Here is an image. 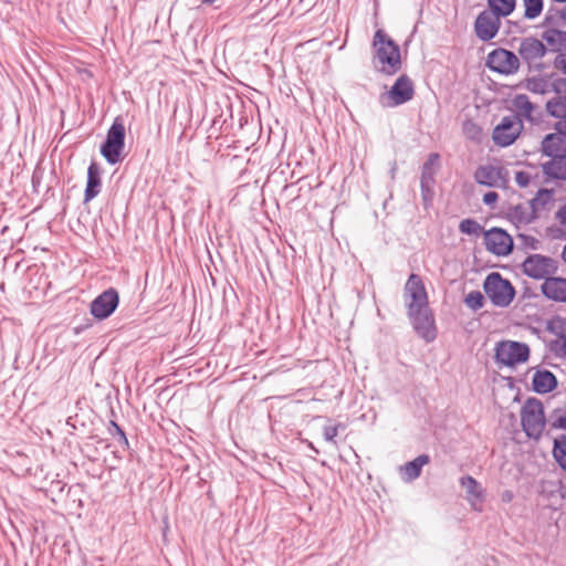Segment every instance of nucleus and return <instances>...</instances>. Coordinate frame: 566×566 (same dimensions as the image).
Returning <instances> with one entry per match:
<instances>
[{"instance_id": "f257e3e1", "label": "nucleus", "mask_w": 566, "mask_h": 566, "mask_svg": "<svg viewBox=\"0 0 566 566\" xmlns=\"http://www.w3.org/2000/svg\"><path fill=\"white\" fill-rule=\"evenodd\" d=\"M373 46L375 62L381 73L394 75L401 69L400 48L384 30L375 32Z\"/></svg>"}, {"instance_id": "f03ea898", "label": "nucleus", "mask_w": 566, "mask_h": 566, "mask_svg": "<svg viewBox=\"0 0 566 566\" xmlns=\"http://www.w3.org/2000/svg\"><path fill=\"white\" fill-rule=\"evenodd\" d=\"M125 146V126L120 117H116L107 130L106 139L101 146V154L105 160L115 165L122 160Z\"/></svg>"}, {"instance_id": "7ed1b4c3", "label": "nucleus", "mask_w": 566, "mask_h": 566, "mask_svg": "<svg viewBox=\"0 0 566 566\" xmlns=\"http://www.w3.org/2000/svg\"><path fill=\"white\" fill-rule=\"evenodd\" d=\"M483 289L492 304L499 307L509 306L515 296V290L511 282L503 279L497 272H492L486 276Z\"/></svg>"}, {"instance_id": "20e7f679", "label": "nucleus", "mask_w": 566, "mask_h": 566, "mask_svg": "<svg viewBox=\"0 0 566 566\" xmlns=\"http://www.w3.org/2000/svg\"><path fill=\"white\" fill-rule=\"evenodd\" d=\"M521 421L527 437L538 438L545 427L543 403L536 399H528L522 408Z\"/></svg>"}, {"instance_id": "39448f33", "label": "nucleus", "mask_w": 566, "mask_h": 566, "mask_svg": "<svg viewBox=\"0 0 566 566\" xmlns=\"http://www.w3.org/2000/svg\"><path fill=\"white\" fill-rule=\"evenodd\" d=\"M494 357L496 364L513 367L528 359L530 347L520 342L502 340L496 344Z\"/></svg>"}, {"instance_id": "423d86ee", "label": "nucleus", "mask_w": 566, "mask_h": 566, "mask_svg": "<svg viewBox=\"0 0 566 566\" xmlns=\"http://www.w3.org/2000/svg\"><path fill=\"white\" fill-rule=\"evenodd\" d=\"M546 52L547 49L541 40L527 36L521 40L517 56L523 63L527 64L530 70H541L543 67L542 60Z\"/></svg>"}, {"instance_id": "0eeeda50", "label": "nucleus", "mask_w": 566, "mask_h": 566, "mask_svg": "<svg viewBox=\"0 0 566 566\" xmlns=\"http://www.w3.org/2000/svg\"><path fill=\"white\" fill-rule=\"evenodd\" d=\"M522 266L527 276L545 281L557 272L558 262L549 256L532 254L525 259Z\"/></svg>"}, {"instance_id": "6e6552de", "label": "nucleus", "mask_w": 566, "mask_h": 566, "mask_svg": "<svg viewBox=\"0 0 566 566\" xmlns=\"http://www.w3.org/2000/svg\"><path fill=\"white\" fill-rule=\"evenodd\" d=\"M409 318L417 335L426 343H431L437 337L434 317L429 306L418 311H408Z\"/></svg>"}, {"instance_id": "1a4fd4ad", "label": "nucleus", "mask_w": 566, "mask_h": 566, "mask_svg": "<svg viewBox=\"0 0 566 566\" xmlns=\"http://www.w3.org/2000/svg\"><path fill=\"white\" fill-rule=\"evenodd\" d=\"M520 64V57L506 49H496L488 55V66L500 74H515Z\"/></svg>"}, {"instance_id": "9d476101", "label": "nucleus", "mask_w": 566, "mask_h": 566, "mask_svg": "<svg viewBox=\"0 0 566 566\" xmlns=\"http://www.w3.org/2000/svg\"><path fill=\"white\" fill-rule=\"evenodd\" d=\"M522 128L523 125L520 119L514 116H505L493 129V142L501 147L510 146L516 140Z\"/></svg>"}, {"instance_id": "9b49d317", "label": "nucleus", "mask_w": 566, "mask_h": 566, "mask_svg": "<svg viewBox=\"0 0 566 566\" xmlns=\"http://www.w3.org/2000/svg\"><path fill=\"white\" fill-rule=\"evenodd\" d=\"M118 303V292L109 287L92 301L90 312L95 318L105 319L115 312Z\"/></svg>"}, {"instance_id": "f8f14e48", "label": "nucleus", "mask_w": 566, "mask_h": 566, "mask_svg": "<svg viewBox=\"0 0 566 566\" xmlns=\"http://www.w3.org/2000/svg\"><path fill=\"white\" fill-rule=\"evenodd\" d=\"M405 294L409 298L408 311H418L428 307V295L424 285L417 274H411L405 285Z\"/></svg>"}, {"instance_id": "ddd939ff", "label": "nucleus", "mask_w": 566, "mask_h": 566, "mask_svg": "<svg viewBox=\"0 0 566 566\" xmlns=\"http://www.w3.org/2000/svg\"><path fill=\"white\" fill-rule=\"evenodd\" d=\"M484 241L488 251L495 255H507L513 249L512 238L504 230L499 228L486 231Z\"/></svg>"}, {"instance_id": "4468645a", "label": "nucleus", "mask_w": 566, "mask_h": 566, "mask_svg": "<svg viewBox=\"0 0 566 566\" xmlns=\"http://www.w3.org/2000/svg\"><path fill=\"white\" fill-rule=\"evenodd\" d=\"M500 24V17L494 14V12L484 10L476 17L474 23L475 34L482 41H490L497 34Z\"/></svg>"}, {"instance_id": "2eb2a0df", "label": "nucleus", "mask_w": 566, "mask_h": 566, "mask_svg": "<svg viewBox=\"0 0 566 566\" xmlns=\"http://www.w3.org/2000/svg\"><path fill=\"white\" fill-rule=\"evenodd\" d=\"M506 170L493 165L480 166L474 172V179L479 185L488 187H501L506 182Z\"/></svg>"}, {"instance_id": "dca6fc26", "label": "nucleus", "mask_w": 566, "mask_h": 566, "mask_svg": "<svg viewBox=\"0 0 566 566\" xmlns=\"http://www.w3.org/2000/svg\"><path fill=\"white\" fill-rule=\"evenodd\" d=\"M512 107L516 113V118L522 122L526 119L530 123H535L541 117V107L531 102L530 97L525 94H517L512 99Z\"/></svg>"}, {"instance_id": "f3484780", "label": "nucleus", "mask_w": 566, "mask_h": 566, "mask_svg": "<svg viewBox=\"0 0 566 566\" xmlns=\"http://www.w3.org/2000/svg\"><path fill=\"white\" fill-rule=\"evenodd\" d=\"M439 155L433 153L430 154L428 159L424 161L421 171L420 187L421 195L424 202H429L433 196V184H434V166L438 164Z\"/></svg>"}, {"instance_id": "a211bd4d", "label": "nucleus", "mask_w": 566, "mask_h": 566, "mask_svg": "<svg viewBox=\"0 0 566 566\" xmlns=\"http://www.w3.org/2000/svg\"><path fill=\"white\" fill-rule=\"evenodd\" d=\"M415 94L413 83L407 75H400L391 90L388 92V97L392 101L391 105L398 106L409 102Z\"/></svg>"}, {"instance_id": "6ab92c4d", "label": "nucleus", "mask_w": 566, "mask_h": 566, "mask_svg": "<svg viewBox=\"0 0 566 566\" xmlns=\"http://www.w3.org/2000/svg\"><path fill=\"white\" fill-rule=\"evenodd\" d=\"M555 133L548 134L542 140V151L547 157L566 156V134L555 124Z\"/></svg>"}, {"instance_id": "aec40b11", "label": "nucleus", "mask_w": 566, "mask_h": 566, "mask_svg": "<svg viewBox=\"0 0 566 566\" xmlns=\"http://www.w3.org/2000/svg\"><path fill=\"white\" fill-rule=\"evenodd\" d=\"M541 291L548 300L566 303V279L553 275L542 283Z\"/></svg>"}, {"instance_id": "412c9836", "label": "nucleus", "mask_w": 566, "mask_h": 566, "mask_svg": "<svg viewBox=\"0 0 566 566\" xmlns=\"http://www.w3.org/2000/svg\"><path fill=\"white\" fill-rule=\"evenodd\" d=\"M430 462L428 454H420L416 459L399 468L401 479L405 482H412L418 479L421 474L423 465Z\"/></svg>"}, {"instance_id": "4be33fe9", "label": "nucleus", "mask_w": 566, "mask_h": 566, "mask_svg": "<svg viewBox=\"0 0 566 566\" xmlns=\"http://www.w3.org/2000/svg\"><path fill=\"white\" fill-rule=\"evenodd\" d=\"M101 185V169L95 163H92L87 169V182L84 193L85 202L93 200L99 193Z\"/></svg>"}, {"instance_id": "5701e85b", "label": "nucleus", "mask_w": 566, "mask_h": 566, "mask_svg": "<svg viewBox=\"0 0 566 566\" xmlns=\"http://www.w3.org/2000/svg\"><path fill=\"white\" fill-rule=\"evenodd\" d=\"M532 386L537 394H547L555 389L557 380L555 375L549 370H537L532 380Z\"/></svg>"}, {"instance_id": "b1692460", "label": "nucleus", "mask_w": 566, "mask_h": 566, "mask_svg": "<svg viewBox=\"0 0 566 566\" xmlns=\"http://www.w3.org/2000/svg\"><path fill=\"white\" fill-rule=\"evenodd\" d=\"M509 214L513 221L524 226L532 223L537 218V212L530 201L512 207Z\"/></svg>"}, {"instance_id": "393cba45", "label": "nucleus", "mask_w": 566, "mask_h": 566, "mask_svg": "<svg viewBox=\"0 0 566 566\" xmlns=\"http://www.w3.org/2000/svg\"><path fill=\"white\" fill-rule=\"evenodd\" d=\"M526 88L535 94L545 95L557 93V78L552 81L547 76H534L526 80Z\"/></svg>"}, {"instance_id": "a878e982", "label": "nucleus", "mask_w": 566, "mask_h": 566, "mask_svg": "<svg viewBox=\"0 0 566 566\" xmlns=\"http://www.w3.org/2000/svg\"><path fill=\"white\" fill-rule=\"evenodd\" d=\"M545 176L552 179L566 180V156L551 158L542 165Z\"/></svg>"}, {"instance_id": "bb28decb", "label": "nucleus", "mask_w": 566, "mask_h": 566, "mask_svg": "<svg viewBox=\"0 0 566 566\" xmlns=\"http://www.w3.org/2000/svg\"><path fill=\"white\" fill-rule=\"evenodd\" d=\"M546 112L554 118L566 119V94L555 93V96L546 102Z\"/></svg>"}, {"instance_id": "cd10ccee", "label": "nucleus", "mask_w": 566, "mask_h": 566, "mask_svg": "<svg viewBox=\"0 0 566 566\" xmlns=\"http://www.w3.org/2000/svg\"><path fill=\"white\" fill-rule=\"evenodd\" d=\"M543 39L553 51H560L566 48V32L557 29H548L543 33Z\"/></svg>"}, {"instance_id": "c85d7f7f", "label": "nucleus", "mask_w": 566, "mask_h": 566, "mask_svg": "<svg viewBox=\"0 0 566 566\" xmlns=\"http://www.w3.org/2000/svg\"><path fill=\"white\" fill-rule=\"evenodd\" d=\"M489 7L497 17H507L515 8V0H489Z\"/></svg>"}, {"instance_id": "c756f323", "label": "nucleus", "mask_w": 566, "mask_h": 566, "mask_svg": "<svg viewBox=\"0 0 566 566\" xmlns=\"http://www.w3.org/2000/svg\"><path fill=\"white\" fill-rule=\"evenodd\" d=\"M460 483L471 497L479 500L483 497V490L480 483L471 475L461 478Z\"/></svg>"}, {"instance_id": "7c9ffc66", "label": "nucleus", "mask_w": 566, "mask_h": 566, "mask_svg": "<svg viewBox=\"0 0 566 566\" xmlns=\"http://www.w3.org/2000/svg\"><path fill=\"white\" fill-rule=\"evenodd\" d=\"M553 454L560 468L566 470V437L555 439Z\"/></svg>"}, {"instance_id": "2f4dec72", "label": "nucleus", "mask_w": 566, "mask_h": 566, "mask_svg": "<svg viewBox=\"0 0 566 566\" xmlns=\"http://www.w3.org/2000/svg\"><path fill=\"white\" fill-rule=\"evenodd\" d=\"M525 8L524 17L528 20H534L541 15L543 11V0H523Z\"/></svg>"}, {"instance_id": "473e14b6", "label": "nucleus", "mask_w": 566, "mask_h": 566, "mask_svg": "<svg viewBox=\"0 0 566 566\" xmlns=\"http://www.w3.org/2000/svg\"><path fill=\"white\" fill-rule=\"evenodd\" d=\"M553 191L548 189H539L536 196L530 200V203L535 208L536 212L544 208L545 205L552 199Z\"/></svg>"}, {"instance_id": "72a5a7b5", "label": "nucleus", "mask_w": 566, "mask_h": 566, "mask_svg": "<svg viewBox=\"0 0 566 566\" xmlns=\"http://www.w3.org/2000/svg\"><path fill=\"white\" fill-rule=\"evenodd\" d=\"M459 230L461 233L469 235H479L482 231V227L474 219H463L459 224Z\"/></svg>"}, {"instance_id": "f704fd0d", "label": "nucleus", "mask_w": 566, "mask_h": 566, "mask_svg": "<svg viewBox=\"0 0 566 566\" xmlns=\"http://www.w3.org/2000/svg\"><path fill=\"white\" fill-rule=\"evenodd\" d=\"M464 303L469 308L478 311L483 307L484 297L481 292L472 291L465 296Z\"/></svg>"}, {"instance_id": "c9c22d12", "label": "nucleus", "mask_w": 566, "mask_h": 566, "mask_svg": "<svg viewBox=\"0 0 566 566\" xmlns=\"http://www.w3.org/2000/svg\"><path fill=\"white\" fill-rule=\"evenodd\" d=\"M549 421L553 428L566 430V406L554 410L549 417Z\"/></svg>"}, {"instance_id": "e433bc0d", "label": "nucleus", "mask_w": 566, "mask_h": 566, "mask_svg": "<svg viewBox=\"0 0 566 566\" xmlns=\"http://www.w3.org/2000/svg\"><path fill=\"white\" fill-rule=\"evenodd\" d=\"M344 429H345V424H343V423H337V424H334V426H325L324 429H323L324 439L327 442L336 444L335 438L337 437L338 431L339 430H344Z\"/></svg>"}, {"instance_id": "4c0bfd02", "label": "nucleus", "mask_w": 566, "mask_h": 566, "mask_svg": "<svg viewBox=\"0 0 566 566\" xmlns=\"http://www.w3.org/2000/svg\"><path fill=\"white\" fill-rule=\"evenodd\" d=\"M515 181L522 188H526L535 182L532 172L526 170L517 171L515 174Z\"/></svg>"}, {"instance_id": "58836bf2", "label": "nucleus", "mask_w": 566, "mask_h": 566, "mask_svg": "<svg viewBox=\"0 0 566 566\" xmlns=\"http://www.w3.org/2000/svg\"><path fill=\"white\" fill-rule=\"evenodd\" d=\"M551 348L557 356L566 357V337L553 342Z\"/></svg>"}, {"instance_id": "ea45409f", "label": "nucleus", "mask_w": 566, "mask_h": 566, "mask_svg": "<svg viewBox=\"0 0 566 566\" xmlns=\"http://www.w3.org/2000/svg\"><path fill=\"white\" fill-rule=\"evenodd\" d=\"M112 426H113L116 434L118 436V442L125 447H128V440L126 438L125 432L122 430V428L114 421H112Z\"/></svg>"}, {"instance_id": "a19ab883", "label": "nucleus", "mask_w": 566, "mask_h": 566, "mask_svg": "<svg viewBox=\"0 0 566 566\" xmlns=\"http://www.w3.org/2000/svg\"><path fill=\"white\" fill-rule=\"evenodd\" d=\"M554 66L563 72L564 74H566V54H559L556 56L555 61H554Z\"/></svg>"}, {"instance_id": "79ce46f5", "label": "nucleus", "mask_w": 566, "mask_h": 566, "mask_svg": "<svg viewBox=\"0 0 566 566\" xmlns=\"http://www.w3.org/2000/svg\"><path fill=\"white\" fill-rule=\"evenodd\" d=\"M499 199V195L495 191H489L483 196V203L492 207Z\"/></svg>"}, {"instance_id": "37998d69", "label": "nucleus", "mask_w": 566, "mask_h": 566, "mask_svg": "<svg viewBox=\"0 0 566 566\" xmlns=\"http://www.w3.org/2000/svg\"><path fill=\"white\" fill-rule=\"evenodd\" d=\"M464 130L467 134H469L471 137H475L480 133L479 127L473 123H467L464 125Z\"/></svg>"}, {"instance_id": "c03bdc74", "label": "nucleus", "mask_w": 566, "mask_h": 566, "mask_svg": "<svg viewBox=\"0 0 566 566\" xmlns=\"http://www.w3.org/2000/svg\"><path fill=\"white\" fill-rule=\"evenodd\" d=\"M556 219L560 224L566 226V203L563 205L556 212Z\"/></svg>"}, {"instance_id": "a18cd8bd", "label": "nucleus", "mask_w": 566, "mask_h": 566, "mask_svg": "<svg viewBox=\"0 0 566 566\" xmlns=\"http://www.w3.org/2000/svg\"><path fill=\"white\" fill-rule=\"evenodd\" d=\"M557 93H565L566 94V77H558L557 78Z\"/></svg>"}, {"instance_id": "49530a36", "label": "nucleus", "mask_w": 566, "mask_h": 566, "mask_svg": "<svg viewBox=\"0 0 566 566\" xmlns=\"http://www.w3.org/2000/svg\"><path fill=\"white\" fill-rule=\"evenodd\" d=\"M501 499L504 503H510L513 499H514V494L512 491L510 490H505L502 495H501Z\"/></svg>"}, {"instance_id": "de8ad7c7", "label": "nucleus", "mask_w": 566, "mask_h": 566, "mask_svg": "<svg viewBox=\"0 0 566 566\" xmlns=\"http://www.w3.org/2000/svg\"><path fill=\"white\" fill-rule=\"evenodd\" d=\"M562 258H563L564 262L566 263V243H565V247L562 252Z\"/></svg>"}, {"instance_id": "09e8293b", "label": "nucleus", "mask_w": 566, "mask_h": 566, "mask_svg": "<svg viewBox=\"0 0 566 566\" xmlns=\"http://www.w3.org/2000/svg\"><path fill=\"white\" fill-rule=\"evenodd\" d=\"M216 0H202L203 4H212Z\"/></svg>"}, {"instance_id": "8fccbe9b", "label": "nucleus", "mask_w": 566, "mask_h": 566, "mask_svg": "<svg viewBox=\"0 0 566 566\" xmlns=\"http://www.w3.org/2000/svg\"><path fill=\"white\" fill-rule=\"evenodd\" d=\"M310 449L314 450L316 453H318V450L314 448L313 443H308Z\"/></svg>"}, {"instance_id": "3c124183", "label": "nucleus", "mask_w": 566, "mask_h": 566, "mask_svg": "<svg viewBox=\"0 0 566 566\" xmlns=\"http://www.w3.org/2000/svg\"><path fill=\"white\" fill-rule=\"evenodd\" d=\"M562 18L566 21V8L562 12Z\"/></svg>"}]
</instances>
